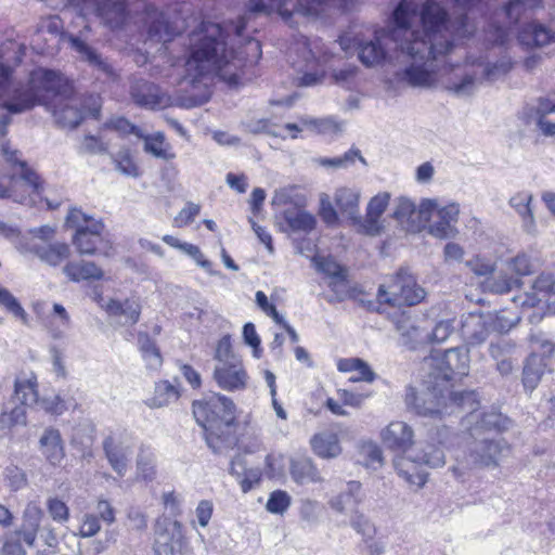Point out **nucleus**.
Returning a JSON list of instances; mask_svg holds the SVG:
<instances>
[{"label":"nucleus","mask_w":555,"mask_h":555,"mask_svg":"<svg viewBox=\"0 0 555 555\" xmlns=\"http://www.w3.org/2000/svg\"><path fill=\"white\" fill-rule=\"evenodd\" d=\"M390 194L387 192L378 193L367 204L366 215L357 219V232L367 236H378L384 230L382 216L389 205Z\"/></svg>","instance_id":"13"},{"label":"nucleus","mask_w":555,"mask_h":555,"mask_svg":"<svg viewBox=\"0 0 555 555\" xmlns=\"http://www.w3.org/2000/svg\"><path fill=\"white\" fill-rule=\"evenodd\" d=\"M439 208L437 199L423 198L416 206V230L429 222L434 212L438 215Z\"/></svg>","instance_id":"55"},{"label":"nucleus","mask_w":555,"mask_h":555,"mask_svg":"<svg viewBox=\"0 0 555 555\" xmlns=\"http://www.w3.org/2000/svg\"><path fill=\"white\" fill-rule=\"evenodd\" d=\"M72 46L80 54L81 59L88 62L94 69L103 73L107 77L114 75L112 65L85 41L74 38Z\"/></svg>","instance_id":"34"},{"label":"nucleus","mask_w":555,"mask_h":555,"mask_svg":"<svg viewBox=\"0 0 555 555\" xmlns=\"http://www.w3.org/2000/svg\"><path fill=\"white\" fill-rule=\"evenodd\" d=\"M102 444L112 469L118 476H125L132 455V446L115 435L107 436Z\"/></svg>","instance_id":"16"},{"label":"nucleus","mask_w":555,"mask_h":555,"mask_svg":"<svg viewBox=\"0 0 555 555\" xmlns=\"http://www.w3.org/2000/svg\"><path fill=\"white\" fill-rule=\"evenodd\" d=\"M518 321V317L511 319L506 315L505 311H502L493 315H489L485 321V325L493 332L506 333L514 327Z\"/></svg>","instance_id":"54"},{"label":"nucleus","mask_w":555,"mask_h":555,"mask_svg":"<svg viewBox=\"0 0 555 555\" xmlns=\"http://www.w3.org/2000/svg\"><path fill=\"white\" fill-rule=\"evenodd\" d=\"M532 194L529 192H519L509 198V205L521 218L522 229L528 234H535V218L530 206Z\"/></svg>","instance_id":"30"},{"label":"nucleus","mask_w":555,"mask_h":555,"mask_svg":"<svg viewBox=\"0 0 555 555\" xmlns=\"http://www.w3.org/2000/svg\"><path fill=\"white\" fill-rule=\"evenodd\" d=\"M23 534L18 531L10 532L5 535L1 547V555H27V551L22 545Z\"/></svg>","instance_id":"56"},{"label":"nucleus","mask_w":555,"mask_h":555,"mask_svg":"<svg viewBox=\"0 0 555 555\" xmlns=\"http://www.w3.org/2000/svg\"><path fill=\"white\" fill-rule=\"evenodd\" d=\"M542 374L543 367L541 360L535 356L530 357L527 360L522 371V384L525 389L529 390L530 392L535 389Z\"/></svg>","instance_id":"47"},{"label":"nucleus","mask_w":555,"mask_h":555,"mask_svg":"<svg viewBox=\"0 0 555 555\" xmlns=\"http://www.w3.org/2000/svg\"><path fill=\"white\" fill-rule=\"evenodd\" d=\"M413 430L404 422H391L383 431L384 444L395 451L404 453L413 443Z\"/></svg>","instance_id":"21"},{"label":"nucleus","mask_w":555,"mask_h":555,"mask_svg":"<svg viewBox=\"0 0 555 555\" xmlns=\"http://www.w3.org/2000/svg\"><path fill=\"white\" fill-rule=\"evenodd\" d=\"M393 21L389 31L359 46V60L366 67L402 62L404 67L396 74L399 81L411 87H431L436 81L435 61L453 47L446 10L438 3L427 2L422 10L421 28L412 25L402 7L395 10Z\"/></svg>","instance_id":"1"},{"label":"nucleus","mask_w":555,"mask_h":555,"mask_svg":"<svg viewBox=\"0 0 555 555\" xmlns=\"http://www.w3.org/2000/svg\"><path fill=\"white\" fill-rule=\"evenodd\" d=\"M335 202L338 208L351 219L353 227L357 229V219L359 214V193L352 189L343 188L337 190Z\"/></svg>","instance_id":"38"},{"label":"nucleus","mask_w":555,"mask_h":555,"mask_svg":"<svg viewBox=\"0 0 555 555\" xmlns=\"http://www.w3.org/2000/svg\"><path fill=\"white\" fill-rule=\"evenodd\" d=\"M14 397L24 406L39 403L37 376L34 373L23 374L15 378Z\"/></svg>","instance_id":"29"},{"label":"nucleus","mask_w":555,"mask_h":555,"mask_svg":"<svg viewBox=\"0 0 555 555\" xmlns=\"http://www.w3.org/2000/svg\"><path fill=\"white\" fill-rule=\"evenodd\" d=\"M356 159H359L362 164L366 165V160L361 155V151L357 147H351L343 156L333 158L320 157L314 159V162L323 167L348 168L354 164Z\"/></svg>","instance_id":"45"},{"label":"nucleus","mask_w":555,"mask_h":555,"mask_svg":"<svg viewBox=\"0 0 555 555\" xmlns=\"http://www.w3.org/2000/svg\"><path fill=\"white\" fill-rule=\"evenodd\" d=\"M193 415L204 429L207 446L214 453H224L237 443L235 405L219 393H211L193 403Z\"/></svg>","instance_id":"4"},{"label":"nucleus","mask_w":555,"mask_h":555,"mask_svg":"<svg viewBox=\"0 0 555 555\" xmlns=\"http://www.w3.org/2000/svg\"><path fill=\"white\" fill-rule=\"evenodd\" d=\"M425 295L424 288L416 284L409 270L401 268L387 285H379L377 299L379 304H387L392 307L414 306L420 304Z\"/></svg>","instance_id":"10"},{"label":"nucleus","mask_w":555,"mask_h":555,"mask_svg":"<svg viewBox=\"0 0 555 555\" xmlns=\"http://www.w3.org/2000/svg\"><path fill=\"white\" fill-rule=\"evenodd\" d=\"M70 95L72 86L57 73L44 69L34 74L28 87L15 89L1 106L12 114L35 105L53 106L56 122L74 129L82 121L83 113Z\"/></svg>","instance_id":"3"},{"label":"nucleus","mask_w":555,"mask_h":555,"mask_svg":"<svg viewBox=\"0 0 555 555\" xmlns=\"http://www.w3.org/2000/svg\"><path fill=\"white\" fill-rule=\"evenodd\" d=\"M43 511L36 502H29L23 512V522L20 529H16L23 534V541L29 547L35 545L37 533L40 527Z\"/></svg>","instance_id":"26"},{"label":"nucleus","mask_w":555,"mask_h":555,"mask_svg":"<svg viewBox=\"0 0 555 555\" xmlns=\"http://www.w3.org/2000/svg\"><path fill=\"white\" fill-rule=\"evenodd\" d=\"M306 59L305 67L298 66L299 70H305L304 75L298 78V86L311 87L318 85L323 78V70L319 68V61L314 57L310 50L305 49Z\"/></svg>","instance_id":"41"},{"label":"nucleus","mask_w":555,"mask_h":555,"mask_svg":"<svg viewBox=\"0 0 555 555\" xmlns=\"http://www.w3.org/2000/svg\"><path fill=\"white\" fill-rule=\"evenodd\" d=\"M472 402L466 401L464 409L470 410L466 416L464 424L467 427L470 437L476 436H490L491 431L501 433L506 430L511 425V420L502 413L491 411L487 413H476L478 401L476 400L473 405Z\"/></svg>","instance_id":"12"},{"label":"nucleus","mask_w":555,"mask_h":555,"mask_svg":"<svg viewBox=\"0 0 555 555\" xmlns=\"http://www.w3.org/2000/svg\"><path fill=\"white\" fill-rule=\"evenodd\" d=\"M30 251L34 253L41 261L53 267L59 266L70 255L69 246L65 243H54L50 245L34 244L30 247Z\"/></svg>","instance_id":"32"},{"label":"nucleus","mask_w":555,"mask_h":555,"mask_svg":"<svg viewBox=\"0 0 555 555\" xmlns=\"http://www.w3.org/2000/svg\"><path fill=\"white\" fill-rule=\"evenodd\" d=\"M289 472L293 480L299 485L320 482L322 477L309 457H297L291 461Z\"/></svg>","instance_id":"31"},{"label":"nucleus","mask_w":555,"mask_h":555,"mask_svg":"<svg viewBox=\"0 0 555 555\" xmlns=\"http://www.w3.org/2000/svg\"><path fill=\"white\" fill-rule=\"evenodd\" d=\"M4 476L13 491H17L27 485L26 474L15 465L8 466L4 470Z\"/></svg>","instance_id":"62"},{"label":"nucleus","mask_w":555,"mask_h":555,"mask_svg":"<svg viewBox=\"0 0 555 555\" xmlns=\"http://www.w3.org/2000/svg\"><path fill=\"white\" fill-rule=\"evenodd\" d=\"M448 401L456 406H464L466 401H476V392L473 390H450L436 378L427 375L425 387L416 390L409 387L405 393V403L421 416L435 417L444 413Z\"/></svg>","instance_id":"6"},{"label":"nucleus","mask_w":555,"mask_h":555,"mask_svg":"<svg viewBox=\"0 0 555 555\" xmlns=\"http://www.w3.org/2000/svg\"><path fill=\"white\" fill-rule=\"evenodd\" d=\"M115 168L120 173L128 176V177H137L138 176V168L133 164L130 155L128 153H119L115 159Z\"/></svg>","instance_id":"64"},{"label":"nucleus","mask_w":555,"mask_h":555,"mask_svg":"<svg viewBox=\"0 0 555 555\" xmlns=\"http://www.w3.org/2000/svg\"><path fill=\"white\" fill-rule=\"evenodd\" d=\"M133 102L143 108L159 109L166 107L170 98L159 87L144 79H134L130 87Z\"/></svg>","instance_id":"15"},{"label":"nucleus","mask_w":555,"mask_h":555,"mask_svg":"<svg viewBox=\"0 0 555 555\" xmlns=\"http://www.w3.org/2000/svg\"><path fill=\"white\" fill-rule=\"evenodd\" d=\"M313 452L322 459L337 457L341 453L338 436L334 433L317 434L311 439Z\"/></svg>","instance_id":"33"},{"label":"nucleus","mask_w":555,"mask_h":555,"mask_svg":"<svg viewBox=\"0 0 555 555\" xmlns=\"http://www.w3.org/2000/svg\"><path fill=\"white\" fill-rule=\"evenodd\" d=\"M518 40L528 48H541L555 40V31L540 22H531L521 28Z\"/></svg>","instance_id":"22"},{"label":"nucleus","mask_w":555,"mask_h":555,"mask_svg":"<svg viewBox=\"0 0 555 555\" xmlns=\"http://www.w3.org/2000/svg\"><path fill=\"white\" fill-rule=\"evenodd\" d=\"M284 219L293 231L310 232L317 223L315 218L304 210H286Z\"/></svg>","instance_id":"46"},{"label":"nucleus","mask_w":555,"mask_h":555,"mask_svg":"<svg viewBox=\"0 0 555 555\" xmlns=\"http://www.w3.org/2000/svg\"><path fill=\"white\" fill-rule=\"evenodd\" d=\"M361 488L359 481H349L345 491L330 500V506L337 513L352 514L358 511V506L363 500Z\"/></svg>","instance_id":"25"},{"label":"nucleus","mask_w":555,"mask_h":555,"mask_svg":"<svg viewBox=\"0 0 555 555\" xmlns=\"http://www.w3.org/2000/svg\"><path fill=\"white\" fill-rule=\"evenodd\" d=\"M0 305L14 317L26 320V312L17 299L7 289L0 286Z\"/></svg>","instance_id":"60"},{"label":"nucleus","mask_w":555,"mask_h":555,"mask_svg":"<svg viewBox=\"0 0 555 555\" xmlns=\"http://www.w3.org/2000/svg\"><path fill=\"white\" fill-rule=\"evenodd\" d=\"M147 35L151 41L162 42L164 46L173 39L176 29L169 24L163 12L155 10L149 13Z\"/></svg>","instance_id":"28"},{"label":"nucleus","mask_w":555,"mask_h":555,"mask_svg":"<svg viewBox=\"0 0 555 555\" xmlns=\"http://www.w3.org/2000/svg\"><path fill=\"white\" fill-rule=\"evenodd\" d=\"M40 451L53 466L60 465L65 456L63 439L59 429L46 428L39 440Z\"/></svg>","instance_id":"23"},{"label":"nucleus","mask_w":555,"mask_h":555,"mask_svg":"<svg viewBox=\"0 0 555 555\" xmlns=\"http://www.w3.org/2000/svg\"><path fill=\"white\" fill-rule=\"evenodd\" d=\"M392 218L409 230H416V205L405 196L398 197L395 202Z\"/></svg>","instance_id":"39"},{"label":"nucleus","mask_w":555,"mask_h":555,"mask_svg":"<svg viewBox=\"0 0 555 555\" xmlns=\"http://www.w3.org/2000/svg\"><path fill=\"white\" fill-rule=\"evenodd\" d=\"M459 439L460 436L448 426L431 428L426 439L418 443L414 457L412 460L396 459L395 469L409 485L422 488L426 483L427 475L418 470L415 463L425 464L431 468L442 467L446 464L444 451L456 444Z\"/></svg>","instance_id":"5"},{"label":"nucleus","mask_w":555,"mask_h":555,"mask_svg":"<svg viewBox=\"0 0 555 555\" xmlns=\"http://www.w3.org/2000/svg\"><path fill=\"white\" fill-rule=\"evenodd\" d=\"M321 506L317 501L306 500L301 503L300 519L308 526H317L320 522Z\"/></svg>","instance_id":"57"},{"label":"nucleus","mask_w":555,"mask_h":555,"mask_svg":"<svg viewBox=\"0 0 555 555\" xmlns=\"http://www.w3.org/2000/svg\"><path fill=\"white\" fill-rule=\"evenodd\" d=\"M453 333L452 321L446 320L438 322L435 327L429 332L427 341L430 343H443Z\"/></svg>","instance_id":"63"},{"label":"nucleus","mask_w":555,"mask_h":555,"mask_svg":"<svg viewBox=\"0 0 555 555\" xmlns=\"http://www.w3.org/2000/svg\"><path fill=\"white\" fill-rule=\"evenodd\" d=\"M63 272L74 282L100 280L103 278L102 269L91 261L68 262L63 268Z\"/></svg>","instance_id":"36"},{"label":"nucleus","mask_w":555,"mask_h":555,"mask_svg":"<svg viewBox=\"0 0 555 555\" xmlns=\"http://www.w3.org/2000/svg\"><path fill=\"white\" fill-rule=\"evenodd\" d=\"M465 439L463 455L456 456L457 464L451 468L456 478H462L467 469L496 467L511 451L509 444L503 438L470 437L467 433Z\"/></svg>","instance_id":"7"},{"label":"nucleus","mask_w":555,"mask_h":555,"mask_svg":"<svg viewBox=\"0 0 555 555\" xmlns=\"http://www.w3.org/2000/svg\"><path fill=\"white\" fill-rule=\"evenodd\" d=\"M179 398V391L175 385L168 380H160L155 384V391L152 398L145 401L150 408H163L176 401Z\"/></svg>","instance_id":"40"},{"label":"nucleus","mask_w":555,"mask_h":555,"mask_svg":"<svg viewBox=\"0 0 555 555\" xmlns=\"http://www.w3.org/2000/svg\"><path fill=\"white\" fill-rule=\"evenodd\" d=\"M519 279L508 276L507 274H499L485 281V289L493 294H506L519 286Z\"/></svg>","instance_id":"48"},{"label":"nucleus","mask_w":555,"mask_h":555,"mask_svg":"<svg viewBox=\"0 0 555 555\" xmlns=\"http://www.w3.org/2000/svg\"><path fill=\"white\" fill-rule=\"evenodd\" d=\"M182 525L167 516H159L154 524L153 548L157 555H179Z\"/></svg>","instance_id":"11"},{"label":"nucleus","mask_w":555,"mask_h":555,"mask_svg":"<svg viewBox=\"0 0 555 555\" xmlns=\"http://www.w3.org/2000/svg\"><path fill=\"white\" fill-rule=\"evenodd\" d=\"M317 270L336 280L330 284L334 287L339 282H344L346 273L344 268L332 258H314Z\"/></svg>","instance_id":"49"},{"label":"nucleus","mask_w":555,"mask_h":555,"mask_svg":"<svg viewBox=\"0 0 555 555\" xmlns=\"http://www.w3.org/2000/svg\"><path fill=\"white\" fill-rule=\"evenodd\" d=\"M245 29L243 18L224 28L220 24L204 22L190 36V55L184 65L183 81L192 86L210 75H217L230 86L238 82V73L247 64H256L261 57V44L249 38L240 51L228 49L232 33L241 37Z\"/></svg>","instance_id":"2"},{"label":"nucleus","mask_w":555,"mask_h":555,"mask_svg":"<svg viewBox=\"0 0 555 555\" xmlns=\"http://www.w3.org/2000/svg\"><path fill=\"white\" fill-rule=\"evenodd\" d=\"M489 354L495 362L496 371L502 375H509L517 364V346L509 339L500 338L489 345Z\"/></svg>","instance_id":"20"},{"label":"nucleus","mask_w":555,"mask_h":555,"mask_svg":"<svg viewBox=\"0 0 555 555\" xmlns=\"http://www.w3.org/2000/svg\"><path fill=\"white\" fill-rule=\"evenodd\" d=\"M139 348L150 370H158L162 366L163 358L155 343L146 335H139Z\"/></svg>","instance_id":"44"},{"label":"nucleus","mask_w":555,"mask_h":555,"mask_svg":"<svg viewBox=\"0 0 555 555\" xmlns=\"http://www.w3.org/2000/svg\"><path fill=\"white\" fill-rule=\"evenodd\" d=\"M139 139L144 141V151L154 157L164 160H170L176 157L170 144L166 142L163 132H156L155 134H145L143 132V137H139Z\"/></svg>","instance_id":"37"},{"label":"nucleus","mask_w":555,"mask_h":555,"mask_svg":"<svg viewBox=\"0 0 555 555\" xmlns=\"http://www.w3.org/2000/svg\"><path fill=\"white\" fill-rule=\"evenodd\" d=\"M291 504V496L282 490L273 491L267 502V509L273 514L284 513Z\"/></svg>","instance_id":"59"},{"label":"nucleus","mask_w":555,"mask_h":555,"mask_svg":"<svg viewBox=\"0 0 555 555\" xmlns=\"http://www.w3.org/2000/svg\"><path fill=\"white\" fill-rule=\"evenodd\" d=\"M422 370L439 380L446 389L454 390L455 382L468 374V350L457 347L444 352L435 351L423 360Z\"/></svg>","instance_id":"8"},{"label":"nucleus","mask_w":555,"mask_h":555,"mask_svg":"<svg viewBox=\"0 0 555 555\" xmlns=\"http://www.w3.org/2000/svg\"><path fill=\"white\" fill-rule=\"evenodd\" d=\"M47 508L49 515L54 521L59 524H65L68 521L69 508L66 503L59 498H50L47 501Z\"/></svg>","instance_id":"58"},{"label":"nucleus","mask_w":555,"mask_h":555,"mask_svg":"<svg viewBox=\"0 0 555 555\" xmlns=\"http://www.w3.org/2000/svg\"><path fill=\"white\" fill-rule=\"evenodd\" d=\"M155 455L144 447L140 448L137 456V478L139 480L152 481L155 479Z\"/></svg>","instance_id":"43"},{"label":"nucleus","mask_w":555,"mask_h":555,"mask_svg":"<svg viewBox=\"0 0 555 555\" xmlns=\"http://www.w3.org/2000/svg\"><path fill=\"white\" fill-rule=\"evenodd\" d=\"M125 526L128 530L143 533L147 529V515L135 506H130L126 511Z\"/></svg>","instance_id":"51"},{"label":"nucleus","mask_w":555,"mask_h":555,"mask_svg":"<svg viewBox=\"0 0 555 555\" xmlns=\"http://www.w3.org/2000/svg\"><path fill=\"white\" fill-rule=\"evenodd\" d=\"M460 205L452 202L438 209V220L428 227V233L440 240L453 238L459 233L456 223L459 221Z\"/></svg>","instance_id":"18"},{"label":"nucleus","mask_w":555,"mask_h":555,"mask_svg":"<svg viewBox=\"0 0 555 555\" xmlns=\"http://www.w3.org/2000/svg\"><path fill=\"white\" fill-rule=\"evenodd\" d=\"M104 126L121 134H134L137 138L143 137V131L124 117L112 118Z\"/></svg>","instance_id":"61"},{"label":"nucleus","mask_w":555,"mask_h":555,"mask_svg":"<svg viewBox=\"0 0 555 555\" xmlns=\"http://www.w3.org/2000/svg\"><path fill=\"white\" fill-rule=\"evenodd\" d=\"M304 124L320 134H338L344 129L343 122H339L334 117L305 119Z\"/></svg>","instance_id":"50"},{"label":"nucleus","mask_w":555,"mask_h":555,"mask_svg":"<svg viewBox=\"0 0 555 555\" xmlns=\"http://www.w3.org/2000/svg\"><path fill=\"white\" fill-rule=\"evenodd\" d=\"M66 224L68 228L75 229L73 245L80 255L109 256L112 245L102 236L104 229L102 222L74 208L67 215Z\"/></svg>","instance_id":"9"},{"label":"nucleus","mask_w":555,"mask_h":555,"mask_svg":"<svg viewBox=\"0 0 555 555\" xmlns=\"http://www.w3.org/2000/svg\"><path fill=\"white\" fill-rule=\"evenodd\" d=\"M93 5L96 16L112 29L120 28L129 15L126 0H93Z\"/></svg>","instance_id":"19"},{"label":"nucleus","mask_w":555,"mask_h":555,"mask_svg":"<svg viewBox=\"0 0 555 555\" xmlns=\"http://www.w3.org/2000/svg\"><path fill=\"white\" fill-rule=\"evenodd\" d=\"M397 330L402 336V344L409 345L414 348L415 344L427 341L429 332L415 325L410 318H405L404 314L400 319L395 321Z\"/></svg>","instance_id":"35"},{"label":"nucleus","mask_w":555,"mask_h":555,"mask_svg":"<svg viewBox=\"0 0 555 555\" xmlns=\"http://www.w3.org/2000/svg\"><path fill=\"white\" fill-rule=\"evenodd\" d=\"M26 424V411L24 405H15L12 409L5 408L0 414V427L12 428L16 425Z\"/></svg>","instance_id":"52"},{"label":"nucleus","mask_w":555,"mask_h":555,"mask_svg":"<svg viewBox=\"0 0 555 555\" xmlns=\"http://www.w3.org/2000/svg\"><path fill=\"white\" fill-rule=\"evenodd\" d=\"M350 526L357 533L361 534L364 540L373 539L376 532L373 522L364 514L360 513L359 509L350 514Z\"/></svg>","instance_id":"53"},{"label":"nucleus","mask_w":555,"mask_h":555,"mask_svg":"<svg viewBox=\"0 0 555 555\" xmlns=\"http://www.w3.org/2000/svg\"><path fill=\"white\" fill-rule=\"evenodd\" d=\"M106 312L118 319L120 325H133L139 321L141 307L138 301L126 299L118 301L111 299L105 306Z\"/></svg>","instance_id":"27"},{"label":"nucleus","mask_w":555,"mask_h":555,"mask_svg":"<svg viewBox=\"0 0 555 555\" xmlns=\"http://www.w3.org/2000/svg\"><path fill=\"white\" fill-rule=\"evenodd\" d=\"M553 113H555V104H553V101L550 98L539 99L538 106L535 108L537 126L544 135L555 134V122L546 118L547 115Z\"/></svg>","instance_id":"42"},{"label":"nucleus","mask_w":555,"mask_h":555,"mask_svg":"<svg viewBox=\"0 0 555 555\" xmlns=\"http://www.w3.org/2000/svg\"><path fill=\"white\" fill-rule=\"evenodd\" d=\"M214 377L219 387L229 391L244 389L247 382V374L240 359L218 363L214 371Z\"/></svg>","instance_id":"17"},{"label":"nucleus","mask_w":555,"mask_h":555,"mask_svg":"<svg viewBox=\"0 0 555 555\" xmlns=\"http://www.w3.org/2000/svg\"><path fill=\"white\" fill-rule=\"evenodd\" d=\"M21 171L10 177V186L12 194L20 197H13V201L21 204H26L31 195L40 194L42 182L40 177L34 171L26 162L20 163Z\"/></svg>","instance_id":"14"},{"label":"nucleus","mask_w":555,"mask_h":555,"mask_svg":"<svg viewBox=\"0 0 555 555\" xmlns=\"http://www.w3.org/2000/svg\"><path fill=\"white\" fill-rule=\"evenodd\" d=\"M444 89L457 98L470 96L476 91L477 79L472 73L457 67L443 81Z\"/></svg>","instance_id":"24"}]
</instances>
